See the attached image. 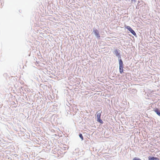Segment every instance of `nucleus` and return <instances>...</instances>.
Returning a JSON list of instances; mask_svg holds the SVG:
<instances>
[{"label": "nucleus", "instance_id": "obj_2", "mask_svg": "<svg viewBox=\"0 0 160 160\" xmlns=\"http://www.w3.org/2000/svg\"><path fill=\"white\" fill-rule=\"evenodd\" d=\"M94 33L96 35V36L98 38H99L100 37V36L99 35V32H98V31L97 30H94Z\"/></svg>", "mask_w": 160, "mask_h": 160}, {"label": "nucleus", "instance_id": "obj_6", "mask_svg": "<svg viewBox=\"0 0 160 160\" xmlns=\"http://www.w3.org/2000/svg\"><path fill=\"white\" fill-rule=\"evenodd\" d=\"M101 113V112L98 113L97 114V119L100 118Z\"/></svg>", "mask_w": 160, "mask_h": 160}, {"label": "nucleus", "instance_id": "obj_9", "mask_svg": "<svg viewBox=\"0 0 160 160\" xmlns=\"http://www.w3.org/2000/svg\"><path fill=\"white\" fill-rule=\"evenodd\" d=\"M97 121L99 122L102 124L103 122L102 121L101 119L100 118L97 119Z\"/></svg>", "mask_w": 160, "mask_h": 160}, {"label": "nucleus", "instance_id": "obj_1", "mask_svg": "<svg viewBox=\"0 0 160 160\" xmlns=\"http://www.w3.org/2000/svg\"><path fill=\"white\" fill-rule=\"evenodd\" d=\"M119 72L120 73H122L123 71V62L122 61L121 59H120L119 60Z\"/></svg>", "mask_w": 160, "mask_h": 160}, {"label": "nucleus", "instance_id": "obj_10", "mask_svg": "<svg viewBox=\"0 0 160 160\" xmlns=\"http://www.w3.org/2000/svg\"><path fill=\"white\" fill-rule=\"evenodd\" d=\"M79 136L82 139V140H83V137L82 136V134H80L79 135Z\"/></svg>", "mask_w": 160, "mask_h": 160}, {"label": "nucleus", "instance_id": "obj_5", "mask_svg": "<svg viewBox=\"0 0 160 160\" xmlns=\"http://www.w3.org/2000/svg\"><path fill=\"white\" fill-rule=\"evenodd\" d=\"M133 35L135 36L136 35V33L132 29L130 31Z\"/></svg>", "mask_w": 160, "mask_h": 160}, {"label": "nucleus", "instance_id": "obj_7", "mask_svg": "<svg viewBox=\"0 0 160 160\" xmlns=\"http://www.w3.org/2000/svg\"><path fill=\"white\" fill-rule=\"evenodd\" d=\"M115 53V54L116 56L119 55V53L118 52L117 50H115L114 51Z\"/></svg>", "mask_w": 160, "mask_h": 160}, {"label": "nucleus", "instance_id": "obj_4", "mask_svg": "<svg viewBox=\"0 0 160 160\" xmlns=\"http://www.w3.org/2000/svg\"><path fill=\"white\" fill-rule=\"evenodd\" d=\"M154 111L156 113L160 116V111L158 108H156L154 109Z\"/></svg>", "mask_w": 160, "mask_h": 160}, {"label": "nucleus", "instance_id": "obj_3", "mask_svg": "<svg viewBox=\"0 0 160 160\" xmlns=\"http://www.w3.org/2000/svg\"><path fill=\"white\" fill-rule=\"evenodd\" d=\"M148 159L149 160H159L158 158L154 157H149Z\"/></svg>", "mask_w": 160, "mask_h": 160}, {"label": "nucleus", "instance_id": "obj_8", "mask_svg": "<svg viewBox=\"0 0 160 160\" xmlns=\"http://www.w3.org/2000/svg\"><path fill=\"white\" fill-rule=\"evenodd\" d=\"M125 28H126L128 29L129 31H131L132 29V28L129 26H127Z\"/></svg>", "mask_w": 160, "mask_h": 160}, {"label": "nucleus", "instance_id": "obj_11", "mask_svg": "<svg viewBox=\"0 0 160 160\" xmlns=\"http://www.w3.org/2000/svg\"><path fill=\"white\" fill-rule=\"evenodd\" d=\"M133 160H142L139 158H133Z\"/></svg>", "mask_w": 160, "mask_h": 160}]
</instances>
